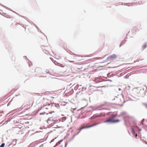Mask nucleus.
Listing matches in <instances>:
<instances>
[{
    "label": "nucleus",
    "mask_w": 147,
    "mask_h": 147,
    "mask_svg": "<svg viewBox=\"0 0 147 147\" xmlns=\"http://www.w3.org/2000/svg\"><path fill=\"white\" fill-rule=\"evenodd\" d=\"M62 141V140H60V141H58L56 144L55 146H57L60 144L61 143V142Z\"/></svg>",
    "instance_id": "obj_6"
},
{
    "label": "nucleus",
    "mask_w": 147,
    "mask_h": 147,
    "mask_svg": "<svg viewBox=\"0 0 147 147\" xmlns=\"http://www.w3.org/2000/svg\"><path fill=\"white\" fill-rule=\"evenodd\" d=\"M147 46V45L146 44H145L142 47V50L144 49H145Z\"/></svg>",
    "instance_id": "obj_7"
},
{
    "label": "nucleus",
    "mask_w": 147,
    "mask_h": 147,
    "mask_svg": "<svg viewBox=\"0 0 147 147\" xmlns=\"http://www.w3.org/2000/svg\"><path fill=\"white\" fill-rule=\"evenodd\" d=\"M5 144L4 143H3L0 146V147H4Z\"/></svg>",
    "instance_id": "obj_10"
},
{
    "label": "nucleus",
    "mask_w": 147,
    "mask_h": 147,
    "mask_svg": "<svg viewBox=\"0 0 147 147\" xmlns=\"http://www.w3.org/2000/svg\"><path fill=\"white\" fill-rule=\"evenodd\" d=\"M58 65L60 67H64V66H63V65L61 64H60V63H59Z\"/></svg>",
    "instance_id": "obj_9"
},
{
    "label": "nucleus",
    "mask_w": 147,
    "mask_h": 147,
    "mask_svg": "<svg viewBox=\"0 0 147 147\" xmlns=\"http://www.w3.org/2000/svg\"><path fill=\"white\" fill-rule=\"evenodd\" d=\"M136 137L137 136V134H136Z\"/></svg>",
    "instance_id": "obj_14"
},
{
    "label": "nucleus",
    "mask_w": 147,
    "mask_h": 147,
    "mask_svg": "<svg viewBox=\"0 0 147 147\" xmlns=\"http://www.w3.org/2000/svg\"><path fill=\"white\" fill-rule=\"evenodd\" d=\"M102 116V115L100 114V115H97V116H96V117H100V116Z\"/></svg>",
    "instance_id": "obj_11"
},
{
    "label": "nucleus",
    "mask_w": 147,
    "mask_h": 147,
    "mask_svg": "<svg viewBox=\"0 0 147 147\" xmlns=\"http://www.w3.org/2000/svg\"><path fill=\"white\" fill-rule=\"evenodd\" d=\"M134 5L133 3H126L125 5L127 6H131Z\"/></svg>",
    "instance_id": "obj_5"
},
{
    "label": "nucleus",
    "mask_w": 147,
    "mask_h": 147,
    "mask_svg": "<svg viewBox=\"0 0 147 147\" xmlns=\"http://www.w3.org/2000/svg\"><path fill=\"white\" fill-rule=\"evenodd\" d=\"M117 116L116 115H112L111 116V118H108L106 121L104 122L105 123H113L116 122H118L120 121L119 119L113 120V119Z\"/></svg>",
    "instance_id": "obj_1"
},
{
    "label": "nucleus",
    "mask_w": 147,
    "mask_h": 147,
    "mask_svg": "<svg viewBox=\"0 0 147 147\" xmlns=\"http://www.w3.org/2000/svg\"><path fill=\"white\" fill-rule=\"evenodd\" d=\"M136 62V61H134V63H135Z\"/></svg>",
    "instance_id": "obj_16"
},
{
    "label": "nucleus",
    "mask_w": 147,
    "mask_h": 147,
    "mask_svg": "<svg viewBox=\"0 0 147 147\" xmlns=\"http://www.w3.org/2000/svg\"><path fill=\"white\" fill-rule=\"evenodd\" d=\"M18 127L20 129L19 131L20 132H26L27 130L26 127L24 125L21 126L20 125H18Z\"/></svg>",
    "instance_id": "obj_3"
},
{
    "label": "nucleus",
    "mask_w": 147,
    "mask_h": 147,
    "mask_svg": "<svg viewBox=\"0 0 147 147\" xmlns=\"http://www.w3.org/2000/svg\"><path fill=\"white\" fill-rule=\"evenodd\" d=\"M121 90V89L120 88H119V90Z\"/></svg>",
    "instance_id": "obj_13"
},
{
    "label": "nucleus",
    "mask_w": 147,
    "mask_h": 147,
    "mask_svg": "<svg viewBox=\"0 0 147 147\" xmlns=\"http://www.w3.org/2000/svg\"><path fill=\"white\" fill-rule=\"evenodd\" d=\"M143 122V121H142V122ZM142 123H143V122H142V124H142Z\"/></svg>",
    "instance_id": "obj_17"
},
{
    "label": "nucleus",
    "mask_w": 147,
    "mask_h": 147,
    "mask_svg": "<svg viewBox=\"0 0 147 147\" xmlns=\"http://www.w3.org/2000/svg\"><path fill=\"white\" fill-rule=\"evenodd\" d=\"M69 61L71 62H74V61Z\"/></svg>",
    "instance_id": "obj_12"
},
{
    "label": "nucleus",
    "mask_w": 147,
    "mask_h": 147,
    "mask_svg": "<svg viewBox=\"0 0 147 147\" xmlns=\"http://www.w3.org/2000/svg\"><path fill=\"white\" fill-rule=\"evenodd\" d=\"M67 145V144L66 143L65 144V146H66Z\"/></svg>",
    "instance_id": "obj_15"
},
{
    "label": "nucleus",
    "mask_w": 147,
    "mask_h": 147,
    "mask_svg": "<svg viewBox=\"0 0 147 147\" xmlns=\"http://www.w3.org/2000/svg\"><path fill=\"white\" fill-rule=\"evenodd\" d=\"M131 129H132V132L134 134L135 133V130H134V128L133 127H132L131 128Z\"/></svg>",
    "instance_id": "obj_8"
},
{
    "label": "nucleus",
    "mask_w": 147,
    "mask_h": 147,
    "mask_svg": "<svg viewBox=\"0 0 147 147\" xmlns=\"http://www.w3.org/2000/svg\"><path fill=\"white\" fill-rule=\"evenodd\" d=\"M117 56L115 54H113L108 57L107 59V61H108L113 60Z\"/></svg>",
    "instance_id": "obj_4"
},
{
    "label": "nucleus",
    "mask_w": 147,
    "mask_h": 147,
    "mask_svg": "<svg viewBox=\"0 0 147 147\" xmlns=\"http://www.w3.org/2000/svg\"><path fill=\"white\" fill-rule=\"evenodd\" d=\"M100 123V122H98V123H95L94 124H93V125H89V126H84V125H82V126H81V127L79 129V130L80 132V131H81V130L82 129H83L84 128H88L90 127H92L94 126H95V125H97L98 124H99Z\"/></svg>",
    "instance_id": "obj_2"
}]
</instances>
